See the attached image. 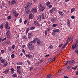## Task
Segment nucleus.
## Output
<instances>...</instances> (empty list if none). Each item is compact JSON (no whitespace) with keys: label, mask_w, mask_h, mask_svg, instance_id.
I'll list each match as a JSON object with an SVG mask.
<instances>
[{"label":"nucleus","mask_w":78,"mask_h":78,"mask_svg":"<svg viewBox=\"0 0 78 78\" xmlns=\"http://www.w3.org/2000/svg\"><path fill=\"white\" fill-rule=\"evenodd\" d=\"M16 3V0H12L11 2V4L12 5H14Z\"/></svg>","instance_id":"obj_12"},{"label":"nucleus","mask_w":78,"mask_h":78,"mask_svg":"<svg viewBox=\"0 0 78 78\" xmlns=\"http://www.w3.org/2000/svg\"><path fill=\"white\" fill-rule=\"evenodd\" d=\"M68 63V62L67 61H66L64 62V63L65 64V65H67Z\"/></svg>","instance_id":"obj_42"},{"label":"nucleus","mask_w":78,"mask_h":78,"mask_svg":"<svg viewBox=\"0 0 78 78\" xmlns=\"http://www.w3.org/2000/svg\"><path fill=\"white\" fill-rule=\"evenodd\" d=\"M50 2L48 1L47 2H46V5L47 6H48L49 5H50Z\"/></svg>","instance_id":"obj_31"},{"label":"nucleus","mask_w":78,"mask_h":78,"mask_svg":"<svg viewBox=\"0 0 78 78\" xmlns=\"http://www.w3.org/2000/svg\"><path fill=\"white\" fill-rule=\"evenodd\" d=\"M27 62L28 63V64H31V62H30V61L29 60H27Z\"/></svg>","instance_id":"obj_50"},{"label":"nucleus","mask_w":78,"mask_h":78,"mask_svg":"<svg viewBox=\"0 0 78 78\" xmlns=\"http://www.w3.org/2000/svg\"><path fill=\"white\" fill-rule=\"evenodd\" d=\"M29 45L28 46L29 49L30 50H33L34 49V45L33 44L32 42H30L28 44Z\"/></svg>","instance_id":"obj_2"},{"label":"nucleus","mask_w":78,"mask_h":78,"mask_svg":"<svg viewBox=\"0 0 78 78\" xmlns=\"http://www.w3.org/2000/svg\"><path fill=\"white\" fill-rule=\"evenodd\" d=\"M34 23L35 25H37V26H39V24L38 23L37 21H34Z\"/></svg>","instance_id":"obj_17"},{"label":"nucleus","mask_w":78,"mask_h":78,"mask_svg":"<svg viewBox=\"0 0 78 78\" xmlns=\"http://www.w3.org/2000/svg\"><path fill=\"white\" fill-rule=\"evenodd\" d=\"M71 19H75V16H72L71 17Z\"/></svg>","instance_id":"obj_63"},{"label":"nucleus","mask_w":78,"mask_h":78,"mask_svg":"<svg viewBox=\"0 0 78 78\" xmlns=\"http://www.w3.org/2000/svg\"><path fill=\"white\" fill-rule=\"evenodd\" d=\"M48 8H51L52 7V5H48Z\"/></svg>","instance_id":"obj_55"},{"label":"nucleus","mask_w":78,"mask_h":78,"mask_svg":"<svg viewBox=\"0 0 78 78\" xmlns=\"http://www.w3.org/2000/svg\"><path fill=\"white\" fill-rule=\"evenodd\" d=\"M20 67H21L20 66H17V70H20Z\"/></svg>","instance_id":"obj_34"},{"label":"nucleus","mask_w":78,"mask_h":78,"mask_svg":"<svg viewBox=\"0 0 78 78\" xmlns=\"http://www.w3.org/2000/svg\"><path fill=\"white\" fill-rule=\"evenodd\" d=\"M33 35V34L31 33H29L28 34V37L29 39H31V37H32V36Z\"/></svg>","instance_id":"obj_11"},{"label":"nucleus","mask_w":78,"mask_h":78,"mask_svg":"<svg viewBox=\"0 0 78 78\" xmlns=\"http://www.w3.org/2000/svg\"><path fill=\"white\" fill-rule=\"evenodd\" d=\"M1 53H4L5 52V50H2L1 51Z\"/></svg>","instance_id":"obj_61"},{"label":"nucleus","mask_w":78,"mask_h":78,"mask_svg":"<svg viewBox=\"0 0 78 78\" xmlns=\"http://www.w3.org/2000/svg\"><path fill=\"white\" fill-rule=\"evenodd\" d=\"M48 34V33L47 32V31H45V34L46 35H47V34Z\"/></svg>","instance_id":"obj_53"},{"label":"nucleus","mask_w":78,"mask_h":78,"mask_svg":"<svg viewBox=\"0 0 78 78\" xmlns=\"http://www.w3.org/2000/svg\"><path fill=\"white\" fill-rule=\"evenodd\" d=\"M70 41V38H68L66 41V45H67V44H68V43H69V42Z\"/></svg>","instance_id":"obj_19"},{"label":"nucleus","mask_w":78,"mask_h":78,"mask_svg":"<svg viewBox=\"0 0 78 78\" xmlns=\"http://www.w3.org/2000/svg\"><path fill=\"white\" fill-rule=\"evenodd\" d=\"M31 5H32L31 3H29L26 6L25 8L27 9H29L30 7H31Z\"/></svg>","instance_id":"obj_5"},{"label":"nucleus","mask_w":78,"mask_h":78,"mask_svg":"<svg viewBox=\"0 0 78 78\" xmlns=\"http://www.w3.org/2000/svg\"><path fill=\"white\" fill-rule=\"evenodd\" d=\"M17 72L19 74H20L21 73V72L20 71V69H17Z\"/></svg>","instance_id":"obj_33"},{"label":"nucleus","mask_w":78,"mask_h":78,"mask_svg":"<svg viewBox=\"0 0 78 78\" xmlns=\"http://www.w3.org/2000/svg\"><path fill=\"white\" fill-rule=\"evenodd\" d=\"M70 23V20H69V19H67V23Z\"/></svg>","instance_id":"obj_39"},{"label":"nucleus","mask_w":78,"mask_h":78,"mask_svg":"<svg viewBox=\"0 0 78 78\" xmlns=\"http://www.w3.org/2000/svg\"><path fill=\"white\" fill-rule=\"evenodd\" d=\"M39 63H41V62H42V60H41L39 61Z\"/></svg>","instance_id":"obj_59"},{"label":"nucleus","mask_w":78,"mask_h":78,"mask_svg":"<svg viewBox=\"0 0 78 78\" xmlns=\"http://www.w3.org/2000/svg\"><path fill=\"white\" fill-rule=\"evenodd\" d=\"M9 71V69H6L3 72V73H5V74H7L8 73V72Z\"/></svg>","instance_id":"obj_13"},{"label":"nucleus","mask_w":78,"mask_h":78,"mask_svg":"<svg viewBox=\"0 0 78 78\" xmlns=\"http://www.w3.org/2000/svg\"><path fill=\"white\" fill-rule=\"evenodd\" d=\"M77 67H78V66H75L74 67H73L72 68V69H74V70H76Z\"/></svg>","instance_id":"obj_26"},{"label":"nucleus","mask_w":78,"mask_h":78,"mask_svg":"<svg viewBox=\"0 0 78 78\" xmlns=\"http://www.w3.org/2000/svg\"><path fill=\"white\" fill-rule=\"evenodd\" d=\"M6 61V60H5V59H2L1 61V63H3L5 62Z\"/></svg>","instance_id":"obj_18"},{"label":"nucleus","mask_w":78,"mask_h":78,"mask_svg":"<svg viewBox=\"0 0 78 78\" xmlns=\"http://www.w3.org/2000/svg\"><path fill=\"white\" fill-rule=\"evenodd\" d=\"M22 64H23V63H22V62H19L18 63H17V65H22Z\"/></svg>","instance_id":"obj_32"},{"label":"nucleus","mask_w":78,"mask_h":78,"mask_svg":"<svg viewBox=\"0 0 78 78\" xmlns=\"http://www.w3.org/2000/svg\"><path fill=\"white\" fill-rule=\"evenodd\" d=\"M7 64H8V62H6L5 63H4L3 65V67H6Z\"/></svg>","instance_id":"obj_20"},{"label":"nucleus","mask_w":78,"mask_h":78,"mask_svg":"<svg viewBox=\"0 0 78 78\" xmlns=\"http://www.w3.org/2000/svg\"><path fill=\"white\" fill-rule=\"evenodd\" d=\"M76 75H78V70L76 71Z\"/></svg>","instance_id":"obj_64"},{"label":"nucleus","mask_w":78,"mask_h":78,"mask_svg":"<svg viewBox=\"0 0 78 78\" xmlns=\"http://www.w3.org/2000/svg\"><path fill=\"white\" fill-rule=\"evenodd\" d=\"M71 67H72V66H69L67 67V69H70Z\"/></svg>","instance_id":"obj_43"},{"label":"nucleus","mask_w":78,"mask_h":78,"mask_svg":"<svg viewBox=\"0 0 78 78\" xmlns=\"http://www.w3.org/2000/svg\"><path fill=\"white\" fill-rule=\"evenodd\" d=\"M27 20H25L24 23L25 24H27Z\"/></svg>","instance_id":"obj_51"},{"label":"nucleus","mask_w":78,"mask_h":78,"mask_svg":"<svg viewBox=\"0 0 78 78\" xmlns=\"http://www.w3.org/2000/svg\"><path fill=\"white\" fill-rule=\"evenodd\" d=\"M12 76L13 77H17V74L16 73L14 74H12Z\"/></svg>","instance_id":"obj_25"},{"label":"nucleus","mask_w":78,"mask_h":78,"mask_svg":"<svg viewBox=\"0 0 78 78\" xmlns=\"http://www.w3.org/2000/svg\"><path fill=\"white\" fill-rule=\"evenodd\" d=\"M53 27H56L57 26V24H54L53 25H52Z\"/></svg>","instance_id":"obj_37"},{"label":"nucleus","mask_w":78,"mask_h":78,"mask_svg":"<svg viewBox=\"0 0 78 78\" xmlns=\"http://www.w3.org/2000/svg\"><path fill=\"white\" fill-rule=\"evenodd\" d=\"M67 25H68V27H70V23H67Z\"/></svg>","instance_id":"obj_41"},{"label":"nucleus","mask_w":78,"mask_h":78,"mask_svg":"<svg viewBox=\"0 0 78 78\" xmlns=\"http://www.w3.org/2000/svg\"><path fill=\"white\" fill-rule=\"evenodd\" d=\"M34 17V15L32 13H31L29 16V19H32Z\"/></svg>","instance_id":"obj_9"},{"label":"nucleus","mask_w":78,"mask_h":78,"mask_svg":"<svg viewBox=\"0 0 78 78\" xmlns=\"http://www.w3.org/2000/svg\"><path fill=\"white\" fill-rule=\"evenodd\" d=\"M32 69H33V67L32 66H31L30 67V71L31 70H32Z\"/></svg>","instance_id":"obj_62"},{"label":"nucleus","mask_w":78,"mask_h":78,"mask_svg":"<svg viewBox=\"0 0 78 78\" xmlns=\"http://www.w3.org/2000/svg\"><path fill=\"white\" fill-rule=\"evenodd\" d=\"M0 28H1V29H2V30L3 29V25L2 24L1 25V26H0Z\"/></svg>","instance_id":"obj_49"},{"label":"nucleus","mask_w":78,"mask_h":78,"mask_svg":"<svg viewBox=\"0 0 78 78\" xmlns=\"http://www.w3.org/2000/svg\"><path fill=\"white\" fill-rule=\"evenodd\" d=\"M51 76V75L50 74H49L47 76V78H50Z\"/></svg>","instance_id":"obj_45"},{"label":"nucleus","mask_w":78,"mask_h":78,"mask_svg":"<svg viewBox=\"0 0 78 78\" xmlns=\"http://www.w3.org/2000/svg\"><path fill=\"white\" fill-rule=\"evenodd\" d=\"M77 46H78V44H77V43L76 44H73L72 46V48H73V49H75V48H76L77 47Z\"/></svg>","instance_id":"obj_8"},{"label":"nucleus","mask_w":78,"mask_h":78,"mask_svg":"<svg viewBox=\"0 0 78 78\" xmlns=\"http://www.w3.org/2000/svg\"><path fill=\"white\" fill-rule=\"evenodd\" d=\"M55 59H56V58H54L52 59L51 60V62H53L55 61Z\"/></svg>","instance_id":"obj_35"},{"label":"nucleus","mask_w":78,"mask_h":78,"mask_svg":"<svg viewBox=\"0 0 78 78\" xmlns=\"http://www.w3.org/2000/svg\"><path fill=\"white\" fill-rule=\"evenodd\" d=\"M39 9L41 11H44L45 9V7L42 5V4L41 3L39 4Z\"/></svg>","instance_id":"obj_3"},{"label":"nucleus","mask_w":78,"mask_h":78,"mask_svg":"<svg viewBox=\"0 0 78 78\" xmlns=\"http://www.w3.org/2000/svg\"><path fill=\"white\" fill-rule=\"evenodd\" d=\"M51 10L52 11H55V10H56V9L54 8H52V9H51Z\"/></svg>","instance_id":"obj_44"},{"label":"nucleus","mask_w":78,"mask_h":78,"mask_svg":"<svg viewBox=\"0 0 78 78\" xmlns=\"http://www.w3.org/2000/svg\"><path fill=\"white\" fill-rule=\"evenodd\" d=\"M11 57L12 58H14V54H12L11 55Z\"/></svg>","instance_id":"obj_48"},{"label":"nucleus","mask_w":78,"mask_h":78,"mask_svg":"<svg viewBox=\"0 0 78 78\" xmlns=\"http://www.w3.org/2000/svg\"><path fill=\"white\" fill-rule=\"evenodd\" d=\"M22 39H27V37L26 36H22Z\"/></svg>","instance_id":"obj_23"},{"label":"nucleus","mask_w":78,"mask_h":78,"mask_svg":"<svg viewBox=\"0 0 78 78\" xmlns=\"http://www.w3.org/2000/svg\"><path fill=\"white\" fill-rule=\"evenodd\" d=\"M41 16L42 17V19H44V14L42 13L41 15Z\"/></svg>","instance_id":"obj_24"},{"label":"nucleus","mask_w":78,"mask_h":78,"mask_svg":"<svg viewBox=\"0 0 78 78\" xmlns=\"http://www.w3.org/2000/svg\"><path fill=\"white\" fill-rule=\"evenodd\" d=\"M34 28H35V27H31V30H34Z\"/></svg>","instance_id":"obj_56"},{"label":"nucleus","mask_w":78,"mask_h":78,"mask_svg":"<svg viewBox=\"0 0 78 78\" xmlns=\"http://www.w3.org/2000/svg\"><path fill=\"white\" fill-rule=\"evenodd\" d=\"M49 48H50V49H53V45H50V46H49Z\"/></svg>","instance_id":"obj_38"},{"label":"nucleus","mask_w":78,"mask_h":78,"mask_svg":"<svg viewBox=\"0 0 78 78\" xmlns=\"http://www.w3.org/2000/svg\"><path fill=\"white\" fill-rule=\"evenodd\" d=\"M62 46V44H61L59 46V47H61Z\"/></svg>","instance_id":"obj_58"},{"label":"nucleus","mask_w":78,"mask_h":78,"mask_svg":"<svg viewBox=\"0 0 78 78\" xmlns=\"http://www.w3.org/2000/svg\"><path fill=\"white\" fill-rule=\"evenodd\" d=\"M58 13L60 16H62L64 15V13L62 12H61L60 11H58Z\"/></svg>","instance_id":"obj_15"},{"label":"nucleus","mask_w":78,"mask_h":78,"mask_svg":"<svg viewBox=\"0 0 78 78\" xmlns=\"http://www.w3.org/2000/svg\"><path fill=\"white\" fill-rule=\"evenodd\" d=\"M22 51L23 53H25V50L24 49H22Z\"/></svg>","instance_id":"obj_60"},{"label":"nucleus","mask_w":78,"mask_h":78,"mask_svg":"<svg viewBox=\"0 0 78 78\" xmlns=\"http://www.w3.org/2000/svg\"><path fill=\"white\" fill-rule=\"evenodd\" d=\"M34 40L35 41V42H37V41L39 40V38H35L34 39Z\"/></svg>","instance_id":"obj_29"},{"label":"nucleus","mask_w":78,"mask_h":78,"mask_svg":"<svg viewBox=\"0 0 78 78\" xmlns=\"http://www.w3.org/2000/svg\"><path fill=\"white\" fill-rule=\"evenodd\" d=\"M56 19L54 18H53L51 19V22L52 23H54L56 22Z\"/></svg>","instance_id":"obj_14"},{"label":"nucleus","mask_w":78,"mask_h":78,"mask_svg":"<svg viewBox=\"0 0 78 78\" xmlns=\"http://www.w3.org/2000/svg\"><path fill=\"white\" fill-rule=\"evenodd\" d=\"M16 47V46L14 44H13L12 45V48L13 49H14V48H15V47Z\"/></svg>","instance_id":"obj_46"},{"label":"nucleus","mask_w":78,"mask_h":78,"mask_svg":"<svg viewBox=\"0 0 78 78\" xmlns=\"http://www.w3.org/2000/svg\"><path fill=\"white\" fill-rule=\"evenodd\" d=\"M53 30L54 31L55 33H56V32L57 33H58V32H59V31H60L59 29H54Z\"/></svg>","instance_id":"obj_16"},{"label":"nucleus","mask_w":78,"mask_h":78,"mask_svg":"<svg viewBox=\"0 0 78 78\" xmlns=\"http://www.w3.org/2000/svg\"><path fill=\"white\" fill-rule=\"evenodd\" d=\"M50 27H48L47 29V31H48V32H49V31H50Z\"/></svg>","instance_id":"obj_40"},{"label":"nucleus","mask_w":78,"mask_h":78,"mask_svg":"<svg viewBox=\"0 0 78 78\" xmlns=\"http://www.w3.org/2000/svg\"><path fill=\"white\" fill-rule=\"evenodd\" d=\"M11 19V16H9L7 17V19H8V20H10V19Z\"/></svg>","instance_id":"obj_28"},{"label":"nucleus","mask_w":78,"mask_h":78,"mask_svg":"<svg viewBox=\"0 0 78 78\" xmlns=\"http://www.w3.org/2000/svg\"><path fill=\"white\" fill-rule=\"evenodd\" d=\"M74 63H75V61H74V60H72L71 61L70 64H73Z\"/></svg>","instance_id":"obj_27"},{"label":"nucleus","mask_w":78,"mask_h":78,"mask_svg":"<svg viewBox=\"0 0 78 78\" xmlns=\"http://www.w3.org/2000/svg\"><path fill=\"white\" fill-rule=\"evenodd\" d=\"M32 12H37V9L35 8H32L31 10Z\"/></svg>","instance_id":"obj_7"},{"label":"nucleus","mask_w":78,"mask_h":78,"mask_svg":"<svg viewBox=\"0 0 78 78\" xmlns=\"http://www.w3.org/2000/svg\"><path fill=\"white\" fill-rule=\"evenodd\" d=\"M30 31V28H27L26 30V32L27 34L28 33V32Z\"/></svg>","instance_id":"obj_21"},{"label":"nucleus","mask_w":78,"mask_h":78,"mask_svg":"<svg viewBox=\"0 0 78 78\" xmlns=\"http://www.w3.org/2000/svg\"><path fill=\"white\" fill-rule=\"evenodd\" d=\"M75 9H74V8H73L72 9H71V13H72V12H73V11H75Z\"/></svg>","instance_id":"obj_30"},{"label":"nucleus","mask_w":78,"mask_h":78,"mask_svg":"<svg viewBox=\"0 0 78 78\" xmlns=\"http://www.w3.org/2000/svg\"><path fill=\"white\" fill-rule=\"evenodd\" d=\"M22 18H20V23H22Z\"/></svg>","instance_id":"obj_47"},{"label":"nucleus","mask_w":78,"mask_h":78,"mask_svg":"<svg viewBox=\"0 0 78 78\" xmlns=\"http://www.w3.org/2000/svg\"><path fill=\"white\" fill-rule=\"evenodd\" d=\"M13 14L14 15L15 17H17L18 16V13L15 10H13L12 12Z\"/></svg>","instance_id":"obj_4"},{"label":"nucleus","mask_w":78,"mask_h":78,"mask_svg":"<svg viewBox=\"0 0 78 78\" xmlns=\"http://www.w3.org/2000/svg\"><path fill=\"white\" fill-rule=\"evenodd\" d=\"M25 12L26 13H27V14H29V13L31 12V11H30V10L29 9H27L26 8Z\"/></svg>","instance_id":"obj_10"},{"label":"nucleus","mask_w":78,"mask_h":78,"mask_svg":"<svg viewBox=\"0 0 78 78\" xmlns=\"http://www.w3.org/2000/svg\"><path fill=\"white\" fill-rule=\"evenodd\" d=\"M37 43L38 44H40V43H41V41H37Z\"/></svg>","instance_id":"obj_52"},{"label":"nucleus","mask_w":78,"mask_h":78,"mask_svg":"<svg viewBox=\"0 0 78 78\" xmlns=\"http://www.w3.org/2000/svg\"><path fill=\"white\" fill-rule=\"evenodd\" d=\"M39 19L40 20H41V19H42V16H39V17L38 18H37V20H39Z\"/></svg>","instance_id":"obj_22"},{"label":"nucleus","mask_w":78,"mask_h":78,"mask_svg":"<svg viewBox=\"0 0 78 78\" xmlns=\"http://www.w3.org/2000/svg\"><path fill=\"white\" fill-rule=\"evenodd\" d=\"M75 52L76 53H78V49L76 50Z\"/></svg>","instance_id":"obj_54"},{"label":"nucleus","mask_w":78,"mask_h":78,"mask_svg":"<svg viewBox=\"0 0 78 78\" xmlns=\"http://www.w3.org/2000/svg\"><path fill=\"white\" fill-rule=\"evenodd\" d=\"M25 56L27 57L29 59L31 58H32V55L31 54H25Z\"/></svg>","instance_id":"obj_6"},{"label":"nucleus","mask_w":78,"mask_h":78,"mask_svg":"<svg viewBox=\"0 0 78 78\" xmlns=\"http://www.w3.org/2000/svg\"><path fill=\"white\" fill-rule=\"evenodd\" d=\"M9 23L8 22H6V23H5V29L8 30H7L6 33L7 37V38H9L10 37V36H11V34H10V30H11L10 28V27H9Z\"/></svg>","instance_id":"obj_1"},{"label":"nucleus","mask_w":78,"mask_h":78,"mask_svg":"<svg viewBox=\"0 0 78 78\" xmlns=\"http://www.w3.org/2000/svg\"><path fill=\"white\" fill-rule=\"evenodd\" d=\"M55 32H54V31L53 30V32L52 34V36H55Z\"/></svg>","instance_id":"obj_36"},{"label":"nucleus","mask_w":78,"mask_h":78,"mask_svg":"<svg viewBox=\"0 0 78 78\" xmlns=\"http://www.w3.org/2000/svg\"><path fill=\"white\" fill-rule=\"evenodd\" d=\"M8 49L9 50V51H11V48L10 47L8 48Z\"/></svg>","instance_id":"obj_57"}]
</instances>
